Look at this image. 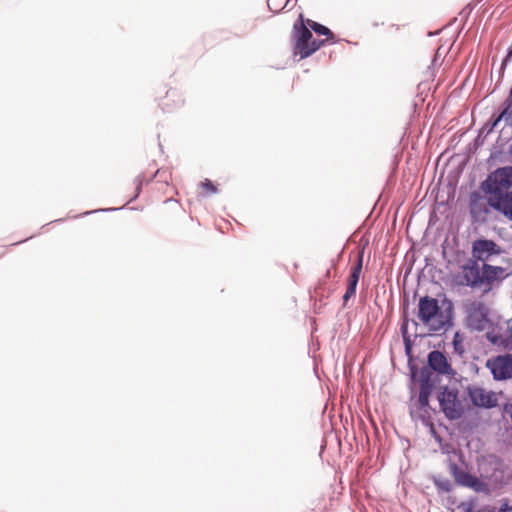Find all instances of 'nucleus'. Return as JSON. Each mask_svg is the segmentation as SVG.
<instances>
[{
    "label": "nucleus",
    "mask_w": 512,
    "mask_h": 512,
    "mask_svg": "<svg viewBox=\"0 0 512 512\" xmlns=\"http://www.w3.org/2000/svg\"><path fill=\"white\" fill-rule=\"evenodd\" d=\"M417 317L431 332L442 330L450 322V315L440 308L435 298L429 296L419 299Z\"/></svg>",
    "instance_id": "1"
},
{
    "label": "nucleus",
    "mask_w": 512,
    "mask_h": 512,
    "mask_svg": "<svg viewBox=\"0 0 512 512\" xmlns=\"http://www.w3.org/2000/svg\"><path fill=\"white\" fill-rule=\"evenodd\" d=\"M292 39L293 54L299 56L300 59L308 58L325 44V41H318L313 38L310 29L303 21L302 15L293 25Z\"/></svg>",
    "instance_id": "2"
},
{
    "label": "nucleus",
    "mask_w": 512,
    "mask_h": 512,
    "mask_svg": "<svg viewBox=\"0 0 512 512\" xmlns=\"http://www.w3.org/2000/svg\"><path fill=\"white\" fill-rule=\"evenodd\" d=\"M512 187V167L505 166L491 173L483 184L487 196H501Z\"/></svg>",
    "instance_id": "3"
},
{
    "label": "nucleus",
    "mask_w": 512,
    "mask_h": 512,
    "mask_svg": "<svg viewBox=\"0 0 512 512\" xmlns=\"http://www.w3.org/2000/svg\"><path fill=\"white\" fill-rule=\"evenodd\" d=\"M495 380H507L512 378V356L509 354L498 355L486 362Z\"/></svg>",
    "instance_id": "4"
},
{
    "label": "nucleus",
    "mask_w": 512,
    "mask_h": 512,
    "mask_svg": "<svg viewBox=\"0 0 512 512\" xmlns=\"http://www.w3.org/2000/svg\"><path fill=\"white\" fill-rule=\"evenodd\" d=\"M438 381L437 375L429 368L424 367L420 371L419 382V397L418 401L421 407L427 406L429 403V397L434 390Z\"/></svg>",
    "instance_id": "5"
},
{
    "label": "nucleus",
    "mask_w": 512,
    "mask_h": 512,
    "mask_svg": "<svg viewBox=\"0 0 512 512\" xmlns=\"http://www.w3.org/2000/svg\"><path fill=\"white\" fill-rule=\"evenodd\" d=\"M439 402L448 419L456 420L462 416V405L458 400L457 393L445 389L439 396Z\"/></svg>",
    "instance_id": "6"
},
{
    "label": "nucleus",
    "mask_w": 512,
    "mask_h": 512,
    "mask_svg": "<svg viewBox=\"0 0 512 512\" xmlns=\"http://www.w3.org/2000/svg\"><path fill=\"white\" fill-rule=\"evenodd\" d=\"M468 394L475 406L483 408H493L498 405L497 394L479 386L468 388Z\"/></svg>",
    "instance_id": "7"
},
{
    "label": "nucleus",
    "mask_w": 512,
    "mask_h": 512,
    "mask_svg": "<svg viewBox=\"0 0 512 512\" xmlns=\"http://www.w3.org/2000/svg\"><path fill=\"white\" fill-rule=\"evenodd\" d=\"M501 248L492 240L478 239L472 244V256L476 261H487L493 255H499Z\"/></svg>",
    "instance_id": "8"
},
{
    "label": "nucleus",
    "mask_w": 512,
    "mask_h": 512,
    "mask_svg": "<svg viewBox=\"0 0 512 512\" xmlns=\"http://www.w3.org/2000/svg\"><path fill=\"white\" fill-rule=\"evenodd\" d=\"M451 471L455 481L465 487L473 489L475 492L487 490V485L476 476L460 469L456 464L451 465Z\"/></svg>",
    "instance_id": "9"
},
{
    "label": "nucleus",
    "mask_w": 512,
    "mask_h": 512,
    "mask_svg": "<svg viewBox=\"0 0 512 512\" xmlns=\"http://www.w3.org/2000/svg\"><path fill=\"white\" fill-rule=\"evenodd\" d=\"M428 365V368L434 373L450 377H453L456 374L447 357L438 350L431 351L428 354Z\"/></svg>",
    "instance_id": "10"
},
{
    "label": "nucleus",
    "mask_w": 512,
    "mask_h": 512,
    "mask_svg": "<svg viewBox=\"0 0 512 512\" xmlns=\"http://www.w3.org/2000/svg\"><path fill=\"white\" fill-rule=\"evenodd\" d=\"M487 202L490 207L512 221V192H506L501 196H488Z\"/></svg>",
    "instance_id": "11"
},
{
    "label": "nucleus",
    "mask_w": 512,
    "mask_h": 512,
    "mask_svg": "<svg viewBox=\"0 0 512 512\" xmlns=\"http://www.w3.org/2000/svg\"><path fill=\"white\" fill-rule=\"evenodd\" d=\"M363 266V251L359 253L358 259L354 266L351 269L350 275L348 277V285L346 292L343 296V300L346 303L351 297H353L356 293V287L360 278V274Z\"/></svg>",
    "instance_id": "12"
},
{
    "label": "nucleus",
    "mask_w": 512,
    "mask_h": 512,
    "mask_svg": "<svg viewBox=\"0 0 512 512\" xmlns=\"http://www.w3.org/2000/svg\"><path fill=\"white\" fill-rule=\"evenodd\" d=\"M183 104L184 98L182 93L175 88H171L166 92L165 97L161 100L159 105L164 112H172L180 108Z\"/></svg>",
    "instance_id": "13"
},
{
    "label": "nucleus",
    "mask_w": 512,
    "mask_h": 512,
    "mask_svg": "<svg viewBox=\"0 0 512 512\" xmlns=\"http://www.w3.org/2000/svg\"><path fill=\"white\" fill-rule=\"evenodd\" d=\"M467 323L470 329L484 331L490 326V320L482 309H473L469 312Z\"/></svg>",
    "instance_id": "14"
},
{
    "label": "nucleus",
    "mask_w": 512,
    "mask_h": 512,
    "mask_svg": "<svg viewBox=\"0 0 512 512\" xmlns=\"http://www.w3.org/2000/svg\"><path fill=\"white\" fill-rule=\"evenodd\" d=\"M463 276L468 285L475 286L481 283V270L477 261H471L463 267Z\"/></svg>",
    "instance_id": "15"
},
{
    "label": "nucleus",
    "mask_w": 512,
    "mask_h": 512,
    "mask_svg": "<svg viewBox=\"0 0 512 512\" xmlns=\"http://www.w3.org/2000/svg\"><path fill=\"white\" fill-rule=\"evenodd\" d=\"M503 271L504 270L501 267L483 264L481 270V283L492 282L496 280L503 273Z\"/></svg>",
    "instance_id": "16"
},
{
    "label": "nucleus",
    "mask_w": 512,
    "mask_h": 512,
    "mask_svg": "<svg viewBox=\"0 0 512 512\" xmlns=\"http://www.w3.org/2000/svg\"><path fill=\"white\" fill-rule=\"evenodd\" d=\"M305 24L308 28L313 30L315 33H317L319 35L326 36L327 38L324 40L325 43L328 41H331L332 43L335 42L334 34L326 26L319 24L311 19H307Z\"/></svg>",
    "instance_id": "17"
},
{
    "label": "nucleus",
    "mask_w": 512,
    "mask_h": 512,
    "mask_svg": "<svg viewBox=\"0 0 512 512\" xmlns=\"http://www.w3.org/2000/svg\"><path fill=\"white\" fill-rule=\"evenodd\" d=\"M505 104H506V107L500 114L499 119L500 118H506V119L512 118V86L510 89L509 96L507 97V99L505 101Z\"/></svg>",
    "instance_id": "18"
},
{
    "label": "nucleus",
    "mask_w": 512,
    "mask_h": 512,
    "mask_svg": "<svg viewBox=\"0 0 512 512\" xmlns=\"http://www.w3.org/2000/svg\"><path fill=\"white\" fill-rule=\"evenodd\" d=\"M204 195H211L217 193L218 189L209 179H205L200 184Z\"/></svg>",
    "instance_id": "19"
},
{
    "label": "nucleus",
    "mask_w": 512,
    "mask_h": 512,
    "mask_svg": "<svg viewBox=\"0 0 512 512\" xmlns=\"http://www.w3.org/2000/svg\"><path fill=\"white\" fill-rule=\"evenodd\" d=\"M453 345H454L455 352H457L459 355H462L464 353V348H463V345H462V340L459 339V334L458 333L455 334V336H454Z\"/></svg>",
    "instance_id": "20"
},
{
    "label": "nucleus",
    "mask_w": 512,
    "mask_h": 512,
    "mask_svg": "<svg viewBox=\"0 0 512 512\" xmlns=\"http://www.w3.org/2000/svg\"><path fill=\"white\" fill-rule=\"evenodd\" d=\"M404 338H406V337L404 336ZM405 341H406V348H407V350H409L410 349L409 340L405 339Z\"/></svg>",
    "instance_id": "21"
},
{
    "label": "nucleus",
    "mask_w": 512,
    "mask_h": 512,
    "mask_svg": "<svg viewBox=\"0 0 512 512\" xmlns=\"http://www.w3.org/2000/svg\"><path fill=\"white\" fill-rule=\"evenodd\" d=\"M141 183H142V181L140 180L139 183H138L137 189H140Z\"/></svg>",
    "instance_id": "22"
}]
</instances>
